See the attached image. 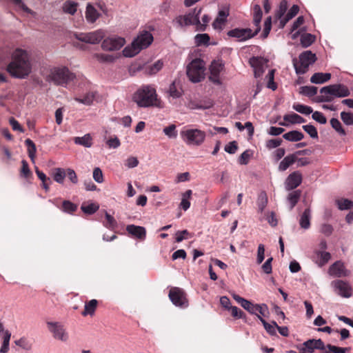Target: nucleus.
<instances>
[{"instance_id": "1", "label": "nucleus", "mask_w": 353, "mask_h": 353, "mask_svg": "<svg viewBox=\"0 0 353 353\" xmlns=\"http://www.w3.org/2000/svg\"><path fill=\"white\" fill-rule=\"evenodd\" d=\"M6 70L14 78L26 79L32 72V64L28 52L20 48L16 49L12 54V61Z\"/></svg>"}, {"instance_id": "2", "label": "nucleus", "mask_w": 353, "mask_h": 353, "mask_svg": "<svg viewBox=\"0 0 353 353\" xmlns=\"http://www.w3.org/2000/svg\"><path fill=\"white\" fill-rule=\"evenodd\" d=\"M132 99L141 108L163 107L161 101L157 98L155 88L152 85L141 86L134 93Z\"/></svg>"}, {"instance_id": "3", "label": "nucleus", "mask_w": 353, "mask_h": 353, "mask_svg": "<svg viewBox=\"0 0 353 353\" xmlns=\"http://www.w3.org/2000/svg\"><path fill=\"white\" fill-rule=\"evenodd\" d=\"M320 93L321 94L315 99L317 103L331 102L335 97H345L350 94L347 87L340 83L323 87L320 90Z\"/></svg>"}, {"instance_id": "4", "label": "nucleus", "mask_w": 353, "mask_h": 353, "mask_svg": "<svg viewBox=\"0 0 353 353\" xmlns=\"http://www.w3.org/2000/svg\"><path fill=\"white\" fill-rule=\"evenodd\" d=\"M153 41L152 34L148 31L142 32L132 41L130 46L125 47L123 54L126 57H132L137 54L141 50L148 48Z\"/></svg>"}, {"instance_id": "5", "label": "nucleus", "mask_w": 353, "mask_h": 353, "mask_svg": "<svg viewBox=\"0 0 353 353\" xmlns=\"http://www.w3.org/2000/svg\"><path fill=\"white\" fill-rule=\"evenodd\" d=\"M75 78L74 74L66 67L53 68L50 70L46 80L57 85H64Z\"/></svg>"}, {"instance_id": "6", "label": "nucleus", "mask_w": 353, "mask_h": 353, "mask_svg": "<svg viewBox=\"0 0 353 353\" xmlns=\"http://www.w3.org/2000/svg\"><path fill=\"white\" fill-rule=\"evenodd\" d=\"M181 137L187 145L199 146L205 141L206 134L199 129L188 128L181 132Z\"/></svg>"}, {"instance_id": "7", "label": "nucleus", "mask_w": 353, "mask_h": 353, "mask_svg": "<svg viewBox=\"0 0 353 353\" xmlns=\"http://www.w3.org/2000/svg\"><path fill=\"white\" fill-rule=\"evenodd\" d=\"M204 62L200 59L192 60L187 67V75L194 83L200 82L204 77Z\"/></svg>"}, {"instance_id": "8", "label": "nucleus", "mask_w": 353, "mask_h": 353, "mask_svg": "<svg viewBox=\"0 0 353 353\" xmlns=\"http://www.w3.org/2000/svg\"><path fill=\"white\" fill-rule=\"evenodd\" d=\"M299 62L297 63L296 59L293 60L294 66L297 74H305L309 66L313 64L316 60V54L310 50H306L302 52L299 57Z\"/></svg>"}, {"instance_id": "9", "label": "nucleus", "mask_w": 353, "mask_h": 353, "mask_svg": "<svg viewBox=\"0 0 353 353\" xmlns=\"http://www.w3.org/2000/svg\"><path fill=\"white\" fill-rule=\"evenodd\" d=\"M201 8H194L192 11L184 16H179L176 19V22L180 26H186L194 25L197 30L199 25V14H201Z\"/></svg>"}, {"instance_id": "10", "label": "nucleus", "mask_w": 353, "mask_h": 353, "mask_svg": "<svg viewBox=\"0 0 353 353\" xmlns=\"http://www.w3.org/2000/svg\"><path fill=\"white\" fill-rule=\"evenodd\" d=\"M74 36L79 41L88 43L96 44L99 43L105 37V33L102 30H97L88 33H75Z\"/></svg>"}, {"instance_id": "11", "label": "nucleus", "mask_w": 353, "mask_h": 353, "mask_svg": "<svg viewBox=\"0 0 353 353\" xmlns=\"http://www.w3.org/2000/svg\"><path fill=\"white\" fill-rule=\"evenodd\" d=\"M334 291L339 296L344 298H350L352 296V288L350 284L343 280H335L331 283Z\"/></svg>"}, {"instance_id": "12", "label": "nucleus", "mask_w": 353, "mask_h": 353, "mask_svg": "<svg viewBox=\"0 0 353 353\" xmlns=\"http://www.w3.org/2000/svg\"><path fill=\"white\" fill-rule=\"evenodd\" d=\"M301 351L306 352L307 353H313L315 350H321V353L327 352V344L325 345L324 342L319 339H308L302 344Z\"/></svg>"}, {"instance_id": "13", "label": "nucleus", "mask_w": 353, "mask_h": 353, "mask_svg": "<svg viewBox=\"0 0 353 353\" xmlns=\"http://www.w3.org/2000/svg\"><path fill=\"white\" fill-rule=\"evenodd\" d=\"M169 298L172 303L178 307H186L188 301L185 297V293L179 288H172L169 292Z\"/></svg>"}, {"instance_id": "14", "label": "nucleus", "mask_w": 353, "mask_h": 353, "mask_svg": "<svg viewBox=\"0 0 353 353\" xmlns=\"http://www.w3.org/2000/svg\"><path fill=\"white\" fill-rule=\"evenodd\" d=\"M224 69V63L221 60L213 61L210 65L209 79L216 84H221L220 74Z\"/></svg>"}, {"instance_id": "15", "label": "nucleus", "mask_w": 353, "mask_h": 353, "mask_svg": "<svg viewBox=\"0 0 353 353\" xmlns=\"http://www.w3.org/2000/svg\"><path fill=\"white\" fill-rule=\"evenodd\" d=\"M268 61L261 57H253L250 58L249 63L254 69V77H260L268 67Z\"/></svg>"}, {"instance_id": "16", "label": "nucleus", "mask_w": 353, "mask_h": 353, "mask_svg": "<svg viewBox=\"0 0 353 353\" xmlns=\"http://www.w3.org/2000/svg\"><path fill=\"white\" fill-rule=\"evenodd\" d=\"M256 310L254 314L261 321L266 331H271V330L273 329V326L271 323H268L266 321V319H268L269 316L268 306L265 304L258 305Z\"/></svg>"}, {"instance_id": "17", "label": "nucleus", "mask_w": 353, "mask_h": 353, "mask_svg": "<svg viewBox=\"0 0 353 353\" xmlns=\"http://www.w3.org/2000/svg\"><path fill=\"white\" fill-rule=\"evenodd\" d=\"M125 44V39L122 37H109L104 39L101 48L108 51L118 50Z\"/></svg>"}, {"instance_id": "18", "label": "nucleus", "mask_w": 353, "mask_h": 353, "mask_svg": "<svg viewBox=\"0 0 353 353\" xmlns=\"http://www.w3.org/2000/svg\"><path fill=\"white\" fill-rule=\"evenodd\" d=\"M328 273L334 277H345L350 275V271L345 268L344 263L341 261L334 263L330 267Z\"/></svg>"}, {"instance_id": "19", "label": "nucleus", "mask_w": 353, "mask_h": 353, "mask_svg": "<svg viewBox=\"0 0 353 353\" xmlns=\"http://www.w3.org/2000/svg\"><path fill=\"white\" fill-rule=\"evenodd\" d=\"M228 36L236 37L239 41H245L255 36V31L252 33L250 28L239 29L236 28L228 32Z\"/></svg>"}, {"instance_id": "20", "label": "nucleus", "mask_w": 353, "mask_h": 353, "mask_svg": "<svg viewBox=\"0 0 353 353\" xmlns=\"http://www.w3.org/2000/svg\"><path fill=\"white\" fill-rule=\"evenodd\" d=\"M302 181V176L299 172H294L290 174L285 181V188L291 190L297 188Z\"/></svg>"}, {"instance_id": "21", "label": "nucleus", "mask_w": 353, "mask_h": 353, "mask_svg": "<svg viewBox=\"0 0 353 353\" xmlns=\"http://www.w3.org/2000/svg\"><path fill=\"white\" fill-rule=\"evenodd\" d=\"M232 298L239 303L241 307H243L245 310L248 311L250 313L254 314V312H256V309L259 304H253L248 300L245 299L244 298L241 297L239 295L233 294Z\"/></svg>"}, {"instance_id": "22", "label": "nucleus", "mask_w": 353, "mask_h": 353, "mask_svg": "<svg viewBox=\"0 0 353 353\" xmlns=\"http://www.w3.org/2000/svg\"><path fill=\"white\" fill-rule=\"evenodd\" d=\"M101 16L97 10L90 3H88L85 8V17L90 23H94Z\"/></svg>"}, {"instance_id": "23", "label": "nucleus", "mask_w": 353, "mask_h": 353, "mask_svg": "<svg viewBox=\"0 0 353 353\" xmlns=\"http://www.w3.org/2000/svg\"><path fill=\"white\" fill-rule=\"evenodd\" d=\"M127 232L137 239L143 240L146 236V230L145 228L137 226L134 225H129L126 228Z\"/></svg>"}, {"instance_id": "24", "label": "nucleus", "mask_w": 353, "mask_h": 353, "mask_svg": "<svg viewBox=\"0 0 353 353\" xmlns=\"http://www.w3.org/2000/svg\"><path fill=\"white\" fill-rule=\"evenodd\" d=\"M312 218V211L310 208H306L301 214L299 219V225L302 229L308 230L310 228V221Z\"/></svg>"}, {"instance_id": "25", "label": "nucleus", "mask_w": 353, "mask_h": 353, "mask_svg": "<svg viewBox=\"0 0 353 353\" xmlns=\"http://www.w3.org/2000/svg\"><path fill=\"white\" fill-rule=\"evenodd\" d=\"M229 15V10L228 9H223L219 12L216 19L212 23L214 29H222L223 26L226 21V19Z\"/></svg>"}, {"instance_id": "26", "label": "nucleus", "mask_w": 353, "mask_h": 353, "mask_svg": "<svg viewBox=\"0 0 353 353\" xmlns=\"http://www.w3.org/2000/svg\"><path fill=\"white\" fill-rule=\"evenodd\" d=\"M262 10L259 5L256 4L254 6V15H253V23L254 26L256 27L255 34H258V32L261 30L260 23L262 19Z\"/></svg>"}, {"instance_id": "27", "label": "nucleus", "mask_w": 353, "mask_h": 353, "mask_svg": "<svg viewBox=\"0 0 353 353\" xmlns=\"http://www.w3.org/2000/svg\"><path fill=\"white\" fill-rule=\"evenodd\" d=\"M331 258V254L325 251H316L315 252V261L319 266L321 267L327 263Z\"/></svg>"}, {"instance_id": "28", "label": "nucleus", "mask_w": 353, "mask_h": 353, "mask_svg": "<svg viewBox=\"0 0 353 353\" xmlns=\"http://www.w3.org/2000/svg\"><path fill=\"white\" fill-rule=\"evenodd\" d=\"M330 78V73L316 72L311 77L310 81L312 83L321 84L328 81Z\"/></svg>"}, {"instance_id": "29", "label": "nucleus", "mask_w": 353, "mask_h": 353, "mask_svg": "<svg viewBox=\"0 0 353 353\" xmlns=\"http://www.w3.org/2000/svg\"><path fill=\"white\" fill-rule=\"evenodd\" d=\"M296 160L295 154H290L286 156L279 163V170L280 171L286 170Z\"/></svg>"}, {"instance_id": "30", "label": "nucleus", "mask_w": 353, "mask_h": 353, "mask_svg": "<svg viewBox=\"0 0 353 353\" xmlns=\"http://www.w3.org/2000/svg\"><path fill=\"white\" fill-rule=\"evenodd\" d=\"M299 10V6L296 5H293L292 7L288 11V12L287 13V14L281 20L280 27L283 28L291 19H292L297 14Z\"/></svg>"}, {"instance_id": "31", "label": "nucleus", "mask_w": 353, "mask_h": 353, "mask_svg": "<svg viewBox=\"0 0 353 353\" xmlns=\"http://www.w3.org/2000/svg\"><path fill=\"white\" fill-rule=\"evenodd\" d=\"M74 142L75 144L81 145L85 148H90L92 145V139L90 134H86L81 137H74Z\"/></svg>"}, {"instance_id": "32", "label": "nucleus", "mask_w": 353, "mask_h": 353, "mask_svg": "<svg viewBox=\"0 0 353 353\" xmlns=\"http://www.w3.org/2000/svg\"><path fill=\"white\" fill-rule=\"evenodd\" d=\"M283 137L289 141H299L303 139L304 135L301 132L292 130L284 134Z\"/></svg>"}, {"instance_id": "33", "label": "nucleus", "mask_w": 353, "mask_h": 353, "mask_svg": "<svg viewBox=\"0 0 353 353\" xmlns=\"http://www.w3.org/2000/svg\"><path fill=\"white\" fill-rule=\"evenodd\" d=\"M192 194V191L191 190H188L184 193L182 194L180 207L185 211L188 210L190 207V199H191Z\"/></svg>"}, {"instance_id": "34", "label": "nucleus", "mask_w": 353, "mask_h": 353, "mask_svg": "<svg viewBox=\"0 0 353 353\" xmlns=\"http://www.w3.org/2000/svg\"><path fill=\"white\" fill-rule=\"evenodd\" d=\"M268 196L265 192H261L257 198L258 211L261 213L263 212L268 204Z\"/></svg>"}, {"instance_id": "35", "label": "nucleus", "mask_w": 353, "mask_h": 353, "mask_svg": "<svg viewBox=\"0 0 353 353\" xmlns=\"http://www.w3.org/2000/svg\"><path fill=\"white\" fill-rule=\"evenodd\" d=\"M97 301L92 299L85 303L84 310L82 312L83 316L92 315L96 310Z\"/></svg>"}, {"instance_id": "36", "label": "nucleus", "mask_w": 353, "mask_h": 353, "mask_svg": "<svg viewBox=\"0 0 353 353\" xmlns=\"http://www.w3.org/2000/svg\"><path fill=\"white\" fill-rule=\"evenodd\" d=\"M65 177V170L61 168H54L53 170L54 180L60 184H63Z\"/></svg>"}, {"instance_id": "37", "label": "nucleus", "mask_w": 353, "mask_h": 353, "mask_svg": "<svg viewBox=\"0 0 353 353\" xmlns=\"http://www.w3.org/2000/svg\"><path fill=\"white\" fill-rule=\"evenodd\" d=\"M283 119L284 121L293 124L303 123L305 121V120L302 117L296 113L285 114L283 116Z\"/></svg>"}, {"instance_id": "38", "label": "nucleus", "mask_w": 353, "mask_h": 353, "mask_svg": "<svg viewBox=\"0 0 353 353\" xmlns=\"http://www.w3.org/2000/svg\"><path fill=\"white\" fill-rule=\"evenodd\" d=\"M301 195V190H295L290 192L288 196V200L290 203V210H292L293 208L298 203Z\"/></svg>"}, {"instance_id": "39", "label": "nucleus", "mask_w": 353, "mask_h": 353, "mask_svg": "<svg viewBox=\"0 0 353 353\" xmlns=\"http://www.w3.org/2000/svg\"><path fill=\"white\" fill-rule=\"evenodd\" d=\"M95 98V92H90L87 93L83 98L77 97L74 100L79 103H83L85 105H90L92 103Z\"/></svg>"}, {"instance_id": "40", "label": "nucleus", "mask_w": 353, "mask_h": 353, "mask_svg": "<svg viewBox=\"0 0 353 353\" xmlns=\"http://www.w3.org/2000/svg\"><path fill=\"white\" fill-rule=\"evenodd\" d=\"M336 204L341 210H349L353 207V201L347 199H336Z\"/></svg>"}, {"instance_id": "41", "label": "nucleus", "mask_w": 353, "mask_h": 353, "mask_svg": "<svg viewBox=\"0 0 353 353\" xmlns=\"http://www.w3.org/2000/svg\"><path fill=\"white\" fill-rule=\"evenodd\" d=\"M77 3L68 1L63 4V10L65 13L73 15L77 12Z\"/></svg>"}, {"instance_id": "42", "label": "nucleus", "mask_w": 353, "mask_h": 353, "mask_svg": "<svg viewBox=\"0 0 353 353\" xmlns=\"http://www.w3.org/2000/svg\"><path fill=\"white\" fill-rule=\"evenodd\" d=\"M292 108L296 112L305 115H308L313 112V110L311 107L300 103H294L292 105Z\"/></svg>"}, {"instance_id": "43", "label": "nucleus", "mask_w": 353, "mask_h": 353, "mask_svg": "<svg viewBox=\"0 0 353 353\" xmlns=\"http://www.w3.org/2000/svg\"><path fill=\"white\" fill-rule=\"evenodd\" d=\"M196 46H208L210 41V36L208 34H198L194 37Z\"/></svg>"}, {"instance_id": "44", "label": "nucleus", "mask_w": 353, "mask_h": 353, "mask_svg": "<svg viewBox=\"0 0 353 353\" xmlns=\"http://www.w3.org/2000/svg\"><path fill=\"white\" fill-rule=\"evenodd\" d=\"M25 143L28 147V156L32 162L34 161L35 154H36V146L34 142L28 139L25 141Z\"/></svg>"}, {"instance_id": "45", "label": "nucleus", "mask_w": 353, "mask_h": 353, "mask_svg": "<svg viewBox=\"0 0 353 353\" xmlns=\"http://www.w3.org/2000/svg\"><path fill=\"white\" fill-rule=\"evenodd\" d=\"M288 9V2L286 0H282L280 2L279 9L276 11V17L280 21L284 17V14L286 12V10Z\"/></svg>"}, {"instance_id": "46", "label": "nucleus", "mask_w": 353, "mask_h": 353, "mask_svg": "<svg viewBox=\"0 0 353 353\" xmlns=\"http://www.w3.org/2000/svg\"><path fill=\"white\" fill-rule=\"evenodd\" d=\"M163 131V133L170 139H176L177 137V131L174 124H171L168 127L164 128Z\"/></svg>"}, {"instance_id": "47", "label": "nucleus", "mask_w": 353, "mask_h": 353, "mask_svg": "<svg viewBox=\"0 0 353 353\" xmlns=\"http://www.w3.org/2000/svg\"><path fill=\"white\" fill-rule=\"evenodd\" d=\"M331 126L340 134L345 136L346 132L345 130L343 128L341 122L335 118H332L330 120Z\"/></svg>"}, {"instance_id": "48", "label": "nucleus", "mask_w": 353, "mask_h": 353, "mask_svg": "<svg viewBox=\"0 0 353 353\" xmlns=\"http://www.w3.org/2000/svg\"><path fill=\"white\" fill-rule=\"evenodd\" d=\"M350 350V347H341L331 344H327V352H324V353H346V352H349Z\"/></svg>"}, {"instance_id": "49", "label": "nucleus", "mask_w": 353, "mask_h": 353, "mask_svg": "<svg viewBox=\"0 0 353 353\" xmlns=\"http://www.w3.org/2000/svg\"><path fill=\"white\" fill-rule=\"evenodd\" d=\"M99 208V205L95 203H90L87 205H82L81 209L82 211L87 214H92L97 212Z\"/></svg>"}, {"instance_id": "50", "label": "nucleus", "mask_w": 353, "mask_h": 353, "mask_svg": "<svg viewBox=\"0 0 353 353\" xmlns=\"http://www.w3.org/2000/svg\"><path fill=\"white\" fill-rule=\"evenodd\" d=\"M317 88L315 86H303L301 88V93L307 97L314 96L317 93Z\"/></svg>"}, {"instance_id": "51", "label": "nucleus", "mask_w": 353, "mask_h": 353, "mask_svg": "<svg viewBox=\"0 0 353 353\" xmlns=\"http://www.w3.org/2000/svg\"><path fill=\"white\" fill-rule=\"evenodd\" d=\"M105 216L107 221L104 223V226L110 230L114 229L117 226V223L115 219L108 212H105Z\"/></svg>"}, {"instance_id": "52", "label": "nucleus", "mask_w": 353, "mask_h": 353, "mask_svg": "<svg viewBox=\"0 0 353 353\" xmlns=\"http://www.w3.org/2000/svg\"><path fill=\"white\" fill-rule=\"evenodd\" d=\"M314 41V37L311 34H305L301 37V43L303 47L307 48Z\"/></svg>"}, {"instance_id": "53", "label": "nucleus", "mask_w": 353, "mask_h": 353, "mask_svg": "<svg viewBox=\"0 0 353 353\" xmlns=\"http://www.w3.org/2000/svg\"><path fill=\"white\" fill-rule=\"evenodd\" d=\"M168 93L170 97L172 98L176 99L181 96V91L177 88L176 85V82L173 81L169 87Z\"/></svg>"}, {"instance_id": "54", "label": "nucleus", "mask_w": 353, "mask_h": 353, "mask_svg": "<svg viewBox=\"0 0 353 353\" xmlns=\"http://www.w3.org/2000/svg\"><path fill=\"white\" fill-rule=\"evenodd\" d=\"M62 209L65 212L72 213L76 211L77 206L70 201H64L62 204Z\"/></svg>"}, {"instance_id": "55", "label": "nucleus", "mask_w": 353, "mask_h": 353, "mask_svg": "<svg viewBox=\"0 0 353 353\" xmlns=\"http://www.w3.org/2000/svg\"><path fill=\"white\" fill-rule=\"evenodd\" d=\"M341 118L343 123L347 125H353V114L350 112H341Z\"/></svg>"}, {"instance_id": "56", "label": "nucleus", "mask_w": 353, "mask_h": 353, "mask_svg": "<svg viewBox=\"0 0 353 353\" xmlns=\"http://www.w3.org/2000/svg\"><path fill=\"white\" fill-rule=\"evenodd\" d=\"M303 129L313 139L318 138L316 128L312 125H303Z\"/></svg>"}, {"instance_id": "57", "label": "nucleus", "mask_w": 353, "mask_h": 353, "mask_svg": "<svg viewBox=\"0 0 353 353\" xmlns=\"http://www.w3.org/2000/svg\"><path fill=\"white\" fill-rule=\"evenodd\" d=\"M10 339V334L9 332H6V334L3 336V341L2 346L0 349V353H7L9 350V341Z\"/></svg>"}, {"instance_id": "58", "label": "nucleus", "mask_w": 353, "mask_h": 353, "mask_svg": "<svg viewBox=\"0 0 353 353\" xmlns=\"http://www.w3.org/2000/svg\"><path fill=\"white\" fill-rule=\"evenodd\" d=\"M312 118L321 124H325L327 123V119L325 117L322 112L319 111L312 112Z\"/></svg>"}, {"instance_id": "59", "label": "nucleus", "mask_w": 353, "mask_h": 353, "mask_svg": "<svg viewBox=\"0 0 353 353\" xmlns=\"http://www.w3.org/2000/svg\"><path fill=\"white\" fill-rule=\"evenodd\" d=\"M65 176H68V179L73 184H77L78 183L77 175L73 169H71V168L66 169L65 170Z\"/></svg>"}, {"instance_id": "60", "label": "nucleus", "mask_w": 353, "mask_h": 353, "mask_svg": "<svg viewBox=\"0 0 353 353\" xmlns=\"http://www.w3.org/2000/svg\"><path fill=\"white\" fill-rule=\"evenodd\" d=\"M265 258V246L263 244H259L257 250L256 263L261 264Z\"/></svg>"}, {"instance_id": "61", "label": "nucleus", "mask_w": 353, "mask_h": 353, "mask_svg": "<svg viewBox=\"0 0 353 353\" xmlns=\"http://www.w3.org/2000/svg\"><path fill=\"white\" fill-rule=\"evenodd\" d=\"M274 70H270L267 75L268 78V88L275 90L276 89V85L274 82Z\"/></svg>"}, {"instance_id": "62", "label": "nucleus", "mask_w": 353, "mask_h": 353, "mask_svg": "<svg viewBox=\"0 0 353 353\" xmlns=\"http://www.w3.org/2000/svg\"><path fill=\"white\" fill-rule=\"evenodd\" d=\"M333 231L334 228L330 224L323 223L320 227V232L327 236H330Z\"/></svg>"}, {"instance_id": "63", "label": "nucleus", "mask_w": 353, "mask_h": 353, "mask_svg": "<svg viewBox=\"0 0 353 353\" xmlns=\"http://www.w3.org/2000/svg\"><path fill=\"white\" fill-rule=\"evenodd\" d=\"M209 21H210V17L208 15L204 14L202 17V21H200V20L199 21V25L197 26V31H201V32L205 31Z\"/></svg>"}, {"instance_id": "64", "label": "nucleus", "mask_w": 353, "mask_h": 353, "mask_svg": "<svg viewBox=\"0 0 353 353\" xmlns=\"http://www.w3.org/2000/svg\"><path fill=\"white\" fill-rule=\"evenodd\" d=\"M93 179L94 180L101 183L103 181V175L101 170L99 168H95L93 170Z\"/></svg>"}]
</instances>
